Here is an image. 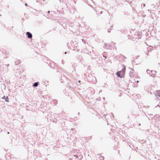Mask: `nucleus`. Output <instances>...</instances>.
<instances>
[{
    "mask_svg": "<svg viewBox=\"0 0 160 160\" xmlns=\"http://www.w3.org/2000/svg\"><path fill=\"white\" fill-rule=\"evenodd\" d=\"M122 68L121 70L117 71L116 73V75L117 76L120 78H122L124 77V76L125 73L126 67L125 66L123 65Z\"/></svg>",
    "mask_w": 160,
    "mask_h": 160,
    "instance_id": "1",
    "label": "nucleus"
},
{
    "mask_svg": "<svg viewBox=\"0 0 160 160\" xmlns=\"http://www.w3.org/2000/svg\"><path fill=\"white\" fill-rule=\"evenodd\" d=\"M26 36L29 39L32 38V34L30 32H26Z\"/></svg>",
    "mask_w": 160,
    "mask_h": 160,
    "instance_id": "2",
    "label": "nucleus"
},
{
    "mask_svg": "<svg viewBox=\"0 0 160 160\" xmlns=\"http://www.w3.org/2000/svg\"><path fill=\"white\" fill-rule=\"evenodd\" d=\"M150 72H151V74H150V76L154 77L157 72L156 71L154 70H151Z\"/></svg>",
    "mask_w": 160,
    "mask_h": 160,
    "instance_id": "3",
    "label": "nucleus"
},
{
    "mask_svg": "<svg viewBox=\"0 0 160 160\" xmlns=\"http://www.w3.org/2000/svg\"><path fill=\"white\" fill-rule=\"evenodd\" d=\"M153 118L155 120H158L160 119V116L158 114H156L153 116Z\"/></svg>",
    "mask_w": 160,
    "mask_h": 160,
    "instance_id": "4",
    "label": "nucleus"
},
{
    "mask_svg": "<svg viewBox=\"0 0 160 160\" xmlns=\"http://www.w3.org/2000/svg\"><path fill=\"white\" fill-rule=\"evenodd\" d=\"M67 78L66 76H64L63 77H62L61 79V83H63L65 81L67 80Z\"/></svg>",
    "mask_w": 160,
    "mask_h": 160,
    "instance_id": "5",
    "label": "nucleus"
},
{
    "mask_svg": "<svg viewBox=\"0 0 160 160\" xmlns=\"http://www.w3.org/2000/svg\"><path fill=\"white\" fill-rule=\"evenodd\" d=\"M155 94L157 98V97H160V90L156 91V92L155 93Z\"/></svg>",
    "mask_w": 160,
    "mask_h": 160,
    "instance_id": "6",
    "label": "nucleus"
},
{
    "mask_svg": "<svg viewBox=\"0 0 160 160\" xmlns=\"http://www.w3.org/2000/svg\"><path fill=\"white\" fill-rule=\"evenodd\" d=\"M39 83L38 82H35L33 84V87H37L38 85L39 84Z\"/></svg>",
    "mask_w": 160,
    "mask_h": 160,
    "instance_id": "7",
    "label": "nucleus"
},
{
    "mask_svg": "<svg viewBox=\"0 0 160 160\" xmlns=\"http://www.w3.org/2000/svg\"><path fill=\"white\" fill-rule=\"evenodd\" d=\"M142 34V32H138L137 33V35L138 36L139 38H141V34Z\"/></svg>",
    "mask_w": 160,
    "mask_h": 160,
    "instance_id": "8",
    "label": "nucleus"
},
{
    "mask_svg": "<svg viewBox=\"0 0 160 160\" xmlns=\"http://www.w3.org/2000/svg\"><path fill=\"white\" fill-rule=\"evenodd\" d=\"M115 43H113V42H112L108 46V48H109V49H110L109 48H113L112 47L114 46Z\"/></svg>",
    "mask_w": 160,
    "mask_h": 160,
    "instance_id": "9",
    "label": "nucleus"
},
{
    "mask_svg": "<svg viewBox=\"0 0 160 160\" xmlns=\"http://www.w3.org/2000/svg\"><path fill=\"white\" fill-rule=\"evenodd\" d=\"M5 158L7 160H9L11 159V158L10 155L7 154H6L5 156Z\"/></svg>",
    "mask_w": 160,
    "mask_h": 160,
    "instance_id": "10",
    "label": "nucleus"
},
{
    "mask_svg": "<svg viewBox=\"0 0 160 160\" xmlns=\"http://www.w3.org/2000/svg\"><path fill=\"white\" fill-rule=\"evenodd\" d=\"M98 155H100V157H99L100 160H104V157L100 155V154H98Z\"/></svg>",
    "mask_w": 160,
    "mask_h": 160,
    "instance_id": "11",
    "label": "nucleus"
},
{
    "mask_svg": "<svg viewBox=\"0 0 160 160\" xmlns=\"http://www.w3.org/2000/svg\"><path fill=\"white\" fill-rule=\"evenodd\" d=\"M59 1L60 2L62 3H65L66 4V5H67V4L66 2L67 0H59Z\"/></svg>",
    "mask_w": 160,
    "mask_h": 160,
    "instance_id": "12",
    "label": "nucleus"
},
{
    "mask_svg": "<svg viewBox=\"0 0 160 160\" xmlns=\"http://www.w3.org/2000/svg\"><path fill=\"white\" fill-rule=\"evenodd\" d=\"M74 157H76L77 158H78L79 159H81L82 158V156H79V157H80L81 158H79L78 156V155H77V154H76L75 155H74Z\"/></svg>",
    "mask_w": 160,
    "mask_h": 160,
    "instance_id": "13",
    "label": "nucleus"
},
{
    "mask_svg": "<svg viewBox=\"0 0 160 160\" xmlns=\"http://www.w3.org/2000/svg\"><path fill=\"white\" fill-rule=\"evenodd\" d=\"M129 75L131 77H133L134 75L133 72L131 71L129 73Z\"/></svg>",
    "mask_w": 160,
    "mask_h": 160,
    "instance_id": "14",
    "label": "nucleus"
},
{
    "mask_svg": "<svg viewBox=\"0 0 160 160\" xmlns=\"http://www.w3.org/2000/svg\"><path fill=\"white\" fill-rule=\"evenodd\" d=\"M9 99L8 98V96H7L5 99V101L6 102H9Z\"/></svg>",
    "mask_w": 160,
    "mask_h": 160,
    "instance_id": "15",
    "label": "nucleus"
},
{
    "mask_svg": "<svg viewBox=\"0 0 160 160\" xmlns=\"http://www.w3.org/2000/svg\"><path fill=\"white\" fill-rule=\"evenodd\" d=\"M103 47L104 48H106L107 49H109V48H108V46L106 43H105V44H104Z\"/></svg>",
    "mask_w": 160,
    "mask_h": 160,
    "instance_id": "16",
    "label": "nucleus"
},
{
    "mask_svg": "<svg viewBox=\"0 0 160 160\" xmlns=\"http://www.w3.org/2000/svg\"><path fill=\"white\" fill-rule=\"evenodd\" d=\"M151 71H150L149 69H147L146 71V72L148 74H149V76H150V74H151V72H150Z\"/></svg>",
    "mask_w": 160,
    "mask_h": 160,
    "instance_id": "17",
    "label": "nucleus"
},
{
    "mask_svg": "<svg viewBox=\"0 0 160 160\" xmlns=\"http://www.w3.org/2000/svg\"><path fill=\"white\" fill-rule=\"evenodd\" d=\"M148 115L150 117L152 118V120L153 119V117L154 116H153L152 114H149Z\"/></svg>",
    "mask_w": 160,
    "mask_h": 160,
    "instance_id": "18",
    "label": "nucleus"
},
{
    "mask_svg": "<svg viewBox=\"0 0 160 160\" xmlns=\"http://www.w3.org/2000/svg\"><path fill=\"white\" fill-rule=\"evenodd\" d=\"M82 42L84 44H86V43H88L87 42H86V41L84 40V39H82ZM87 44H88V43H87Z\"/></svg>",
    "mask_w": 160,
    "mask_h": 160,
    "instance_id": "19",
    "label": "nucleus"
},
{
    "mask_svg": "<svg viewBox=\"0 0 160 160\" xmlns=\"http://www.w3.org/2000/svg\"><path fill=\"white\" fill-rule=\"evenodd\" d=\"M141 7H144L145 6V3H142L141 5Z\"/></svg>",
    "mask_w": 160,
    "mask_h": 160,
    "instance_id": "20",
    "label": "nucleus"
},
{
    "mask_svg": "<svg viewBox=\"0 0 160 160\" xmlns=\"http://www.w3.org/2000/svg\"><path fill=\"white\" fill-rule=\"evenodd\" d=\"M111 29L110 28H109L108 29V32H111Z\"/></svg>",
    "mask_w": 160,
    "mask_h": 160,
    "instance_id": "21",
    "label": "nucleus"
},
{
    "mask_svg": "<svg viewBox=\"0 0 160 160\" xmlns=\"http://www.w3.org/2000/svg\"><path fill=\"white\" fill-rule=\"evenodd\" d=\"M5 98H6V97H5V95H4V96L3 97H2V99H5Z\"/></svg>",
    "mask_w": 160,
    "mask_h": 160,
    "instance_id": "22",
    "label": "nucleus"
},
{
    "mask_svg": "<svg viewBox=\"0 0 160 160\" xmlns=\"http://www.w3.org/2000/svg\"><path fill=\"white\" fill-rule=\"evenodd\" d=\"M49 66L51 68H53V69H54V68H52V66H51V64H49Z\"/></svg>",
    "mask_w": 160,
    "mask_h": 160,
    "instance_id": "23",
    "label": "nucleus"
},
{
    "mask_svg": "<svg viewBox=\"0 0 160 160\" xmlns=\"http://www.w3.org/2000/svg\"><path fill=\"white\" fill-rule=\"evenodd\" d=\"M81 57V56L80 55H79L78 56V59H80Z\"/></svg>",
    "mask_w": 160,
    "mask_h": 160,
    "instance_id": "24",
    "label": "nucleus"
},
{
    "mask_svg": "<svg viewBox=\"0 0 160 160\" xmlns=\"http://www.w3.org/2000/svg\"><path fill=\"white\" fill-rule=\"evenodd\" d=\"M24 19L23 18H22L21 19V21L22 22L24 21Z\"/></svg>",
    "mask_w": 160,
    "mask_h": 160,
    "instance_id": "25",
    "label": "nucleus"
},
{
    "mask_svg": "<svg viewBox=\"0 0 160 160\" xmlns=\"http://www.w3.org/2000/svg\"><path fill=\"white\" fill-rule=\"evenodd\" d=\"M25 5L26 6H28V4L27 3H25Z\"/></svg>",
    "mask_w": 160,
    "mask_h": 160,
    "instance_id": "26",
    "label": "nucleus"
},
{
    "mask_svg": "<svg viewBox=\"0 0 160 160\" xmlns=\"http://www.w3.org/2000/svg\"><path fill=\"white\" fill-rule=\"evenodd\" d=\"M53 122H55V123H57V121H55L54 120H53Z\"/></svg>",
    "mask_w": 160,
    "mask_h": 160,
    "instance_id": "27",
    "label": "nucleus"
},
{
    "mask_svg": "<svg viewBox=\"0 0 160 160\" xmlns=\"http://www.w3.org/2000/svg\"><path fill=\"white\" fill-rule=\"evenodd\" d=\"M103 56L105 58H106L107 57L106 56H105L104 55H103Z\"/></svg>",
    "mask_w": 160,
    "mask_h": 160,
    "instance_id": "28",
    "label": "nucleus"
},
{
    "mask_svg": "<svg viewBox=\"0 0 160 160\" xmlns=\"http://www.w3.org/2000/svg\"><path fill=\"white\" fill-rule=\"evenodd\" d=\"M79 51H80V50L79 49H78L77 50V51L78 52H79Z\"/></svg>",
    "mask_w": 160,
    "mask_h": 160,
    "instance_id": "29",
    "label": "nucleus"
},
{
    "mask_svg": "<svg viewBox=\"0 0 160 160\" xmlns=\"http://www.w3.org/2000/svg\"><path fill=\"white\" fill-rule=\"evenodd\" d=\"M74 128H72L71 129V130H72V131H73V130H74Z\"/></svg>",
    "mask_w": 160,
    "mask_h": 160,
    "instance_id": "30",
    "label": "nucleus"
},
{
    "mask_svg": "<svg viewBox=\"0 0 160 160\" xmlns=\"http://www.w3.org/2000/svg\"><path fill=\"white\" fill-rule=\"evenodd\" d=\"M50 12V11H48V13H49Z\"/></svg>",
    "mask_w": 160,
    "mask_h": 160,
    "instance_id": "31",
    "label": "nucleus"
},
{
    "mask_svg": "<svg viewBox=\"0 0 160 160\" xmlns=\"http://www.w3.org/2000/svg\"><path fill=\"white\" fill-rule=\"evenodd\" d=\"M5 82H7V83L8 82V80H7V81H5Z\"/></svg>",
    "mask_w": 160,
    "mask_h": 160,
    "instance_id": "32",
    "label": "nucleus"
},
{
    "mask_svg": "<svg viewBox=\"0 0 160 160\" xmlns=\"http://www.w3.org/2000/svg\"><path fill=\"white\" fill-rule=\"evenodd\" d=\"M78 82L79 83H80L81 82V81L80 80H79L78 81Z\"/></svg>",
    "mask_w": 160,
    "mask_h": 160,
    "instance_id": "33",
    "label": "nucleus"
},
{
    "mask_svg": "<svg viewBox=\"0 0 160 160\" xmlns=\"http://www.w3.org/2000/svg\"><path fill=\"white\" fill-rule=\"evenodd\" d=\"M137 83H138L139 82V81L137 80L136 82Z\"/></svg>",
    "mask_w": 160,
    "mask_h": 160,
    "instance_id": "34",
    "label": "nucleus"
},
{
    "mask_svg": "<svg viewBox=\"0 0 160 160\" xmlns=\"http://www.w3.org/2000/svg\"><path fill=\"white\" fill-rule=\"evenodd\" d=\"M103 100H105V98L104 97H103Z\"/></svg>",
    "mask_w": 160,
    "mask_h": 160,
    "instance_id": "35",
    "label": "nucleus"
},
{
    "mask_svg": "<svg viewBox=\"0 0 160 160\" xmlns=\"http://www.w3.org/2000/svg\"><path fill=\"white\" fill-rule=\"evenodd\" d=\"M138 125H139V126H140V125H141V124H140V123H139V124Z\"/></svg>",
    "mask_w": 160,
    "mask_h": 160,
    "instance_id": "36",
    "label": "nucleus"
},
{
    "mask_svg": "<svg viewBox=\"0 0 160 160\" xmlns=\"http://www.w3.org/2000/svg\"><path fill=\"white\" fill-rule=\"evenodd\" d=\"M74 2L75 3V4H76V1H74Z\"/></svg>",
    "mask_w": 160,
    "mask_h": 160,
    "instance_id": "37",
    "label": "nucleus"
},
{
    "mask_svg": "<svg viewBox=\"0 0 160 160\" xmlns=\"http://www.w3.org/2000/svg\"><path fill=\"white\" fill-rule=\"evenodd\" d=\"M102 11H101V12L100 13H101V14H102Z\"/></svg>",
    "mask_w": 160,
    "mask_h": 160,
    "instance_id": "38",
    "label": "nucleus"
},
{
    "mask_svg": "<svg viewBox=\"0 0 160 160\" xmlns=\"http://www.w3.org/2000/svg\"><path fill=\"white\" fill-rule=\"evenodd\" d=\"M131 70H132V71H134V70H133V69H132V68H131Z\"/></svg>",
    "mask_w": 160,
    "mask_h": 160,
    "instance_id": "39",
    "label": "nucleus"
},
{
    "mask_svg": "<svg viewBox=\"0 0 160 160\" xmlns=\"http://www.w3.org/2000/svg\"><path fill=\"white\" fill-rule=\"evenodd\" d=\"M65 54H67V52H65Z\"/></svg>",
    "mask_w": 160,
    "mask_h": 160,
    "instance_id": "40",
    "label": "nucleus"
},
{
    "mask_svg": "<svg viewBox=\"0 0 160 160\" xmlns=\"http://www.w3.org/2000/svg\"><path fill=\"white\" fill-rule=\"evenodd\" d=\"M124 58H126L125 56H124Z\"/></svg>",
    "mask_w": 160,
    "mask_h": 160,
    "instance_id": "41",
    "label": "nucleus"
},
{
    "mask_svg": "<svg viewBox=\"0 0 160 160\" xmlns=\"http://www.w3.org/2000/svg\"><path fill=\"white\" fill-rule=\"evenodd\" d=\"M79 113H79V112L78 113V115H79Z\"/></svg>",
    "mask_w": 160,
    "mask_h": 160,
    "instance_id": "42",
    "label": "nucleus"
},
{
    "mask_svg": "<svg viewBox=\"0 0 160 160\" xmlns=\"http://www.w3.org/2000/svg\"><path fill=\"white\" fill-rule=\"evenodd\" d=\"M134 62V60H133V61H132V62Z\"/></svg>",
    "mask_w": 160,
    "mask_h": 160,
    "instance_id": "43",
    "label": "nucleus"
},
{
    "mask_svg": "<svg viewBox=\"0 0 160 160\" xmlns=\"http://www.w3.org/2000/svg\"><path fill=\"white\" fill-rule=\"evenodd\" d=\"M114 117L113 114V118Z\"/></svg>",
    "mask_w": 160,
    "mask_h": 160,
    "instance_id": "44",
    "label": "nucleus"
},
{
    "mask_svg": "<svg viewBox=\"0 0 160 160\" xmlns=\"http://www.w3.org/2000/svg\"><path fill=\"white\" fill-rule=\"evenodd\" d=\"M129 82H131V81H130V80H129Z\"/></svg>",
    "mask_w": 160,
    "mask_h": 160,
    "instance_id": "45",
    "label": "nucleus"
},
{
    "mask_svg": "<svg viewBox=\"0 0 160 160\" xmlns=\"http://www.w3.org/2000/svg\"><path fill=\"white\" fill-rule=\"evenodd\" d=\"M13 28V26L12 27V28Z\"/></svg>",
    "mask_w": 160,
    "mask_h": 160,
    "instance_id": "46",
    "label": "nucleus"
},
{
    "mask_svg": "<svg viewBox=\"0 0 160 160\" xmlns=\"http://www.w3.org/2000/svg\"><path fill=\"white\" fill-rule=\"evenodd\" d=\"M148 108H149V106H148Z\"/></svg>",
    "mask_w": 160,
    "mask_h": 160,
    "instance_id": "47",
    "label": "nucleus"
},
{
    "mask_svg": "<svg viewBox=\"0 0 160 160\" xmlns=\"http://www.w3.org/2000/svg\"><path fill=\"white\" fill-rule=\"evenodd\" d=\"M79 158H80V157H79Z\"/></svg>",
    "mask_w": 160,
    "mask_h": 160,
    "instance_id": "48",
    "label": "nucleus"
},
{
    "mask_svg": "<svg viewBox=\"0 0 160 160\" xmlns=\"http://www.w3.org/2000/svg\"><path fill=\"white\" fill-rule=\"evenodd\" d=\"M0 16H1V15L0 14Z\"/></svg>",
    "mask_w": 160,
    "mask_h": 160,
    "instance_id": "49",
    "label": "nucleus"
},
{
    "mask_svg": "<svg viewBox=\"0 0 160 160\" xmlns=\"http://www.w3.org/2000/svg\"><path fill=\"white\" fill-rule=\"evenodd\" d=\"M67 1H68V0H67Z\"/></svg>",
    "mask_w": 160,
    "mask_h": 160,
    "instance_id": "50",
    "label": "nucleus"
}]
</instances>
